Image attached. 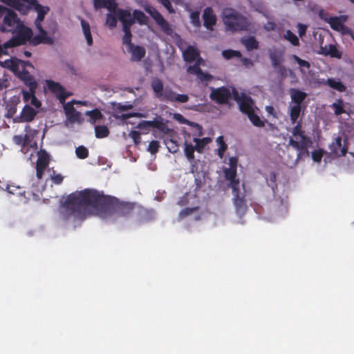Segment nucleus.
Segmentation results:
<instances>
[{
  "label": "nucleus",
  "mask_w": 354,
  "mask_h": 354,
  "mask_svg": "<svg viewBox=\"0 0 354 354\" xmlns=\"http://www.w3.org/2000/svg\"><path fill=\"white\" fill-rule=\"evenodd\" d=\"M209 98L218 104H227L232 97L230 90L225 86L210 88Z\"/></svg>",
  "instance_id": "obj_4"
},
{
  "label": "nucleus",
  "mask_w": 354,
  "mask_h": 354,
  "mask_svg": "<svg viewBox=\"0 0 354 354\" xmlns=\"http://www.w3.org/2000/svg\"><path fill=\"white\" fill-rule=\"evenodd\" d=\"M161 127L158 129L159 131L164 133L165 134H167L170 137H173L174 134L175 133L174 131L172 129H170L164 122H162L161 123Z\"/></svg>",
  "instance_id": "obj_56"
},
{
  "label": "nucleus",
  "mask_w": 354,
  "mask_h": 354,
  "mask_svg": "<svg viewBox=\"0 0 354 354\" xmlns=\"http://www.w3.org/2000/svg\"><path fill=\"white\" fill-rule=\"evenodd\" d=\"M342 138L337 136L330 144L329 149L331 153L337 156H345L348 152V147L344 144L342 146ZM347 142V138L344 139V143Z\"/></svg>",
  "instance_id": "obj_12"
},
{
  "label": "nucleus",
  "mask_w": 354,
  "mask_h": 354,
  "mask_svg": "<svg viewBox=\"0 0 354 354\" xmlns=\"http://www.w3.org/2000/svg\"><path fill=\"white\" fill-rule=\"evenodd\" d=\"M285 39L290 41L293 46H297L299 45V40L297 36L294 34L291 30H288L283 35Z\"/></svg>",
  "instance_id": "obj_40"
},
{
  "label": "nucleus",
  "mask_w": 354,
  "mask_h": 354,
  "mask_svg": "<svg viewBox=\"0 0 354 354\" xmlns=\"http://www.w3.org/2000/svg\"><path fill=\"white\" fill-rule=\"evenodd\" d=\"M292 59L299 64L301 68H306L309 69L310 64L308 61L301 59L296 55H292Z\"/></svg>",
  "instance_id": "obj_50"
},
{
  "label": "nucleus",
  "mask_w": 354,
  "mask_h": 354,
  "mask_svg": "<svg viewBox=\"0 0 354 354\" xmlns=\"http://www.w3.org/2000/svg\"><path fill=\"white\" fill-rule=\"evenodd\" d=\"M81 25L82 27L83 32L86 39L87 44L91 46L93 44V38L91 33L90 25L84 19L81 20Z\"/></svg>",
  "instance_id": "obj_30"
},
{
  "label": "nucleus",
  "mask_w": 354,
  "mask_h": 354,
  "mask_svg": "<svg viewBox=\"0 0 354 354\" xmlns=\"http://www.w3.org/2000/svg\"><path fill=\"white\" fill-rule=\"evenodd\" d=\"M289 145L292 147L297 151V158H301L304 156H308V147L311 143L310 138L306 140L297 141L292 138L289 140Z\"/></svg>",
  "instance_id": "obj_10"
},
{
  "label": "nucleus",
  "mask_w": 354,
  "mask_h": 354,
  "mask_svg": "<svg viewBox=\"0 0 354 354\" xmlns=\"http://www.w3.org/2000/svg\"><path fill=\"white\" fill-rule=\"evenodd\" d=\"M289 94L290 95L291 101L295 104H299L304 101L307 97V94L297 88H290L289 90Z\"/></svg>",
  "instance_id": "obj_23"
},
{
  "label": "nucleus",
  "mask_w": 354,
  "mask_h": 354,
  "mask_svg": "<svg viewBox=\"0 0 354 354\" xmlns=\"http://www.w3.org/2000/svg\"><path fill=\"white\" fill-rule=\"evenodd\" d=\"M225 178L230 182L229 187H230L232 191L239 188V180L236 178V170L232 168H226L224 169Z\"/></svg>",
  "instance_id": "obj_16"
},
{
  "label": "nucleus",
  "mask_w": 354,
  "mask_h": 354,
  "mask_svg": "<svg viewBox=\"0 0 354 354\" xmlns=\"http://www.w3.org/2000/svg\"><path fill=\"white\" fill-rule=\"evenodd\" d=\"M109 129L104 125H96L95 127V135L97 138H104L109 136Z\"/></svg>",
  "instance_id": "obj_32"
},
{
  "label": "nucleus",
  "mask_w": 354,
  "mask_h": 354,
  "mask_svg": "<svg viewBox=\"0 0 354 354\" xmlns=\"http://www.w3.org/2000/svg\"><path fill=\"white\" fill-rule=\"evenodd\" d=\"M75 153L77 158L85 159L88 156V150L84 146L81 145L76 148Z\"/></svg>",
  "instance_id": "obj_46"
},
{
  "label": "nucleus",
  "mask_w": 354,
  "mask_h": 354,
  "mask_svg": "<svg viewBox=\"0 0 354 354\" xmlns=\"http://www.w3.org/2000/svg\"><path fill=\"white\" fill-rule=\"evenodd\" d=\"M199 209L198 207H187L183 209H182L179 214H178V218L179 219H183L188 216L192 214L194 212L198 211Z\"/></svg>",
  "instance_id": "obj_44"
},
{
  "label": "nucleus",
  "mask_w": 354,
  "mask_h": 354,
  "mask_svg": "<svg viewBox=\"0 0 354 354\" xmlns=\"http://www.w3.org/2000/svg\"><path fill=\"white\" fill-rule=\"evenodd\" d=\"M145 10L150 15L165 34L170 35L172 33V28L170 24L154 7L147 6L145 8Z\"/></svg>",
  "instance_id": "obj_5"
},
{
  "label": "nucleus",
  "mask_w": 354,
  "mask_h": 354,
  "mask_svg": "<svg viewBox=\"0 0 354 354\" xmlns=\"http://www.w3.org/2000/svg\"><path fill=\"white\" fill-rule=\"evenodd\" d=\"M159 147H160L159 142L156 140H152L149 144L148 151L151 154H156L158 151Z\"/></svg>",
  "instance_id": "obj_51"
},
{
  "label": "nucleus",
  "mask_w": 354,
  "mask_h": 354,
  "mask_svg": "<svg viewBox=\"0 0 354 354\" xmlns=\"http://www.w3.org/2000/svg\"><path fill=\"white\" fill-rule=\"evenodd\" d=\"M322 53L325 55H330L331 57L341 58L342 53L333 44H329L324 47H322Z\"/></svg>",
  "instance_id": "obj_25"
},
{
  "label": "nucleus",
  "mask_w": 354,
  "mask_h": 354,
  "mask_svg": "<svg viewBox=\"0 0 354 354\" xmlns=\"http://www.w3.org/2000/svg\"><path fill=\"white\" fill-rule=\"evenodd\" d=\"M327 84L330 88L335 89L339 92H344L346 90V86L340 81H337L333 78H328L327 80Z\"/></svg>",
  "instance_id": "obj_39"
},
{
  "label": "nucleus",
  "mask_w": 354,
  "mask_h": 354,
  "mask_svg": "<svg viewBox=\"0 0 354 354\" xmlns=\"http://www.w3.org/2000/svg\"><path fill=\"white\" fill-rule=\"evenodd\" d=\"M328 24L330 28L337 31H340L344 28V24L339 17H333L329 19Z\"/></svg>",
  "instance_id": "obj_35"
},
{
  "label": "nucleus",
  "mask_w": 354,
  "mask_h": 354,
  "mask_svg": "<svg viewBox=\"0 0 354 354\" xmlns=\"http://www.w3.org/2000/svg\"><path fill=\"white\" fill-rule=\"evenodd\" d=\"M160 100H167L171 102L185 103L189 100L187 94H178L170 88H165V92Z\"/></svg>",
  "instance_id": "obj_9"
},
{
  "label": "nucleus",
  "mask_w": 354,
  "mask_h": 354,
  "mask_svg": "<svg viewBox=\"0 0 354 354\" xmlns=\"http://www.w3.org/2000/svg\"><path fill=\"white\" fill-rule=\"evenodd\" d=\"M161 4L167 10L169 13L174 14L175 13V10L174 9L171 3L169 0H159Z\"/></svg>",
  "instance_id": "obj_57"
},
{
  "label": "nucleus",
  "mask_w": 354,
  "mask_h": 354,
  "mask_svg": "<svg viewBox=\"0 0 354 354\" xmlns=\"http://www.w3.org/2000/svg\"><path fill=\"white\" fill-rule=\"evenodd\" d=\"M26 6H28V10L32 8L37 12V17L35 21V26H42L41 22L44 19L46 15L49 12V7L41 5L37 0H28Z\"/></svg>",
  "instance_id": "obj_6"
},
{
  "label": "nucleus",
  "mask_w": 354,
  "mask_h": 354,
  "mask_svg": "<svg viewBox=\"0 0 354 354\" xmlns=\"http://www.w3.org/2000/svg\"><path fill=\"white\" fill-rule=\"evenodd\" d=\"M115 14L120 21L122 16L124 15V19L125 20H127L131 16L130 11L123 9H118Z\"/></svg>",
  "instance_id": "obj_53"
},
{
  "label": "nucleus",
  "mask_w": 354,
  "mask_h": 354,
  "mask_svg": "<svg viewBox=\"0 0 354 354\" xmlns=\"http://www.w3.org/2000/svg\"><path fill=\"white\" fill-rule=\"evenodd\" d=\"M88 207L93 208L100 217L113 220L131 216L135 212L140 215L147 212L134 203L120 201L115 197L105 196L95 190L84 189L70 194L62 203L59 214L65 221L71 218L83 220L86 218Z\"/></svg>",
  "instance_id": "obj_1"
},
{
  "label": "nucleus",
  "mask_w": 354,
  "mask_h": 354,
  "mask_svg": "<svg viewBox=\"0 0 354 354\" xmlns=\"http://www.w3.org/2000/svg\"><path fill=\"white\" fill-rule=\"evenodd\" d=\"M46 84L48 90L55 94L62 104H64L70 93L65 91V88L59 82L53 80H47Z\"/></svg>",
  "instance_id": "obj_7"
},
{
  "label": "nucleus",
  "mask_w": 354,
  "mask_h": 354,
  "mask_svg": "<svg viewBox=\"0 0 354 354\" xmlns=\"http://www.w3.org/2000/svg\"><path fill=\"white\" fill-rule=\"evenodd\" d=\"M241 42L248 50H252L259 48V42L253 36L243 39Z\"/></svg>",
  "instance_id": "obj_29"
},
{
  "label": "nucleus",
  "mask_w": 354,
  "mask_h": 354,
  "mask_svg": "<svg viewBox=\"0 0 354 354\" xmlns=\"http://www.w3.org/2000/svg\"><path fill=\"white\" fill-rule=\"evenodd\" d=\"M324 155L323 149L315 150L312 152V158L316 162H320Z\"/></svg>",
  "instance_id": "obj_54"
},
{
  "label": "nucleus",
  "mask_w": 354,
  "mask_h": 354,
  "mask_svg": "<svg viewBox=\"0 0 354 354\" xmlns=\"http://www.w3.org/2000/svg\"><path fill=\"white\" fill-rule=\"evenodd\" d=\"M6 190L8 193L13 195H21L24 193L19 186H15L12 185H7Z\"/></svg>",
  "instance_id": "obj_49"
},
{
  "label": "nucleus",
  "mask_w": 354,
  "mask_h": 354,
  "mask_svg": "<svg viewBox=\"0 0 354 354\" xmlns=\"http://www.w3.org/2000/svg\"><path fill=\"white\" fill-rule=\"evenodd\" d=\"M227 145H226L225 142H223L221 143L220 145H219V147L218 149V156L221 158H223V156H224V153L225 151L227 150Z\"/></svg>",
  "instance_id": "obj_61"
},
{
  "label": "nucleus",
  "mask_w": 354,
  "mask_h": 354,
  "mask_svg": "<svg viewBox=\"0 0 354 354\" xmlns=\"http://www.w3.org/2000/svg\"><path fill=\"white\" fill-rule=\"evenodd\" d=\"M161 123L162 121L158 120H152V121H144L141 123H140L138 126L139 128H149V127H153L157 129H158L160 127H161Z\"/></svg>",
  "instance_id": "obj_41"
},
{
  "label": "nucleus",
  "mask_w": 354,
  "mask_h": 354,
  "mask_svg": "<svg viewBox=\"0 0 354 354\" xmlns=\"http://www.w3.org/2000/svg\"><path fill=\"white\" fill-rule=\"evenodd\" d=\"M199 15V12L196 11L192 12L190 15L192 22L196 26H199L201 24Z\"/></svg>",
  "instance_id": "obj_58"
},
{
  "label": "nucleus",
  "mask_w": 354,
  "mask_h": 354,
  "mask_svg": "<svg viewBox=\"0 0 354 354\" xmlns=\"http://www.w3.org/2000/svg\"><path fill=\"white\" fill-rule=\"evenodd\" d=\"M332 106L334 108L335 114L336 115H339L345 113V110L343 107V101L342 100H339L337 102H334L332 104Z\"/></svg>",
  "instance_id": "obj_47"
},
{
  "label": "nucleus",
  "mask_w": 354,
  "mask_h": 354,
  "mask_svg": "<svg viewBox=\"0 0 354 354\" xmlns=\"http://www.w3.org/2000/svg\"><path fill=\"white\" fill-rule=\"evenodd\" d=\"M201 62V60H197L194 65L188 66L187 68V73L198 76L202 71V69L200 67Z\"/></svg>",
  "instance_id": "obj_43"
},
{
  "label": "nucleus",
  "mask_w": 354,
  "mask_h": 354,
  "mask_svg": "<svg viewBox=\"0 0 354 354\" xmlns=\"http://www.w3.org/2000/svg\"><path fill=\"white\" fill-rule=\"evenodd\" d=\"M133 17L140 25H146L149 21V18L143 12L139 10H135L133 12Z\"/></svg>",
  "instance_id": "obj_31"
},
{
  "label": "nucleus",
  "mask_w": 354,
  "mask_h": 354,
  "mask_svg": "<svg viewBox=\"0 0 354 354\" xmlns=\"http://www.w3.org/2000/svg\"><path fill=\"white\" fill-rule=\"evenodd\" d=\"M151 88L156 97L160 100L165 92L162 82L157 77L153 79L151 81Z\"/></svg>",
  "instance_id": "obj_24"
},
{
  "label": "nucleus",
  "mask_w": 354,
  "mask_h": 354,
  "mask_svg": "<svg viewBox=\"0 0 354 354\" xmlns=\"http://www.w3.org/2000/svg\"><path fill=\"white\" fill-rule=\"evenodd\" d=\"M50 178L53 183L59 185L62 183L64 177L60 174H56L55 171H53V174L50 175Z\"/></svg>",
  "instance_id": "obj_55"
},
{
  "label": "nucleus",
  "mask_w": 354,
  "mask_h": 354,
  "mask_svg": "<svg viewBox=\"0 0 354 354\" xmlns=\"http://www.w3.org/2000/svg\"><path fill=\"white\" fill-rule=\"evenodd\" d=\"M196 151L195 147L192 143H188L187 141L184 143V153L187 159L189 162L192 163L194 161V151Z\"/></svg>",
  "instance_id": "obj_27"
},
{
  "label": "nucleus",
  "mask_w": 354,
  "mask_h": 354,
  "mask_svg": "<svg viewBox=\"0 0 354 354\" xmlns=\"http://www.w3.org/2000/svg\"><path fill=\"white\" fill-rule=\"evenodd\" d=\"M17 76L28 88H37L38 83L33 75L25 68H24L21 71H19Z\"/></svg>",
  "instance_id": "obj_14"
},
{
  "label": "nucleus",
  "mask_w": 354,
  "mask_h": 354,
  "mask_svg": "<svg viewBox=\"0 0 354 354\" xmlns=\"http://www.w3.org/2000/svg\"><path fill=\"white\" fill-rule=\"evenodd\" d=\"M0 32L15 34L4 43L5 48L26 45L32 36V29L26 26L17 13L10 9L0 23Z\"/></svg>",
  "instance_id": "obj_2"
},
{
  "label": "nucleus",
  "mask_w": 354,
  "mask_h": 354,
  "mask_svg": "<svg viewBox=\"0 0 354 354\" xmlns=\"http://www.w3.org/2000/svg\"><path fill=\"white\" fill-rule=\"evenodd\" d=\"M93 5L96 9L104 8L113 13L116 12L118 6L115 0H94Z\"/></svg>",
  "instance_id": "obj_20"
},
{
  "label": "nucleus",
  "mask_w": 354,
  "mask_h": 354,
  "mask_svg": "<svg viewBox=\"0 0 354 354\" xmlns=\"http://www.w3.org/2000/svg\"><path fill=\"white\" fill-rule=\"evenodd\" d=\"M203 25L209 30H213V26L216 24V17L214 14L213 10L211 7L206 8L203 14Z\"/></svg>",
  "instance_id": "obj_15"
},
{
  "label": "nucleus",
  "mask_w": 354,
  "mask_h": 354,
  "mask_svg": "<svg viewBox=\"0 0 354 354\" xmlns=\"http://www.w3.org/2000/svg\"><path fill=\"white\" fill-rule=\"evenodd\" d=\"M183 57L186 62H193L194 61L201 60L200 53L196 48L189 46L183 52Z\"/></svg>",
  "instance_id": "obj_19"
},
{
  "label": "nucleus",
  "mask_w": 354,
  "mask_h": 354,
  "mask_svg": "<svg viewBox=\"0 0 354 354\" xmlns=\"http://www.w3.org/2000/svg\"><path fill=\"white\" fill-rule=\"evenodd\" d=\"M194 142H195V148L196 151L201 153L203 151L205 147L211 142V138H194Z\"/></svg>",
  "instance_id": "obj_33"
},
{
  "label": "nucleus",
  "mask_w": 354,
  "mask_h": 354,
  "mask_svg": "<svg viewBox=\"0 0 354 354\" xmlns=\"http://www.w3.org/2000/svg\"><path fill=\"white\" fill-rule=\"evenodd\" d=\"M238 159L236 157H231L229 160V168H232L235 170L237 169Z\"/></svg>",
  "instance_id": "obj_64"
},
{
  "label": "nucleus",
  "mask_w": 354,
  "mask_h": 354,
  "mask_svg": "<svg viewBox=\"0 0 354 354\" xmlns=\"http://www.w3.org/2000/svg\"><path fill=\"white\" fill-rule=\"evenodd\" d=\"M222 55L226 59H232L234 57H241V53L239 50H234L231 49L224 50L222 52Z\"/></svg>",
  "instance_id": "obj_45"
},
{
  "label": "nucleus",
  "mask_w": 354,
  "mask_h": 354,
  "mask_svg": "<svg viewBox=\"0 0 354 354\" xmlns=\"http://www.w3.org/2000/svg\"><path fill=\"white\" fill-rule=\"evenodd\" d=\"M37 111L31 107L30 106L26 104L23 108L21 115H20V121L21 122H31L35 119Z\"/></svg>",
  "instance_id": "obj_21"
},
{
  "label": "nucleus",
  "mask_w": 354,
  "mask_h": 354,
  "mask_svg": "<svg viewBox=\"0 0 354 354\" xmlns=\"http://www.w3.org/2000/svg\"><path fill=\"white\" fill-rule=\"evenodd\" d=\"M292 133L294 137H299L300 138V140H306L310 138L305 134L304 131L302 130V125L301 121L297 122V124L292 129Z\"/></svg>",
  "instance_id": "obj_28"
},
{
  "label": "nucleus",
  "mask_w": 354,
  "mask_h": 354,
  "mask_svg": "<svg viewBox=\"0 0 354 354\" xmlns=\"http://www.w3.org/2000/svg\"><path fill=\"white\" fill-rule=\"evenodd\" d=\"M36 28L39 30V34L35 35V37H33L32 35L31 39H30V40H28V42H30V44L34 46H37L40 44H53V39L48 35L47 32L43 28L42 26Z\"/></svg>",
  "instance_id": "obj_8"
},
{
  "label": "nucleus",
  "mask_w": 354,
  "mask_h": 354,
  "mask_svg": "<svg viewBox=\"0 0 354 354\" xmlns=\"http://www.w3.org/2000/svg\"><path fill=\"white\" fill-rule=\"evenodd\" d=\"M301 111V106L299 104H294L290 108V118L292 124H295L299 118Z\"/></svg>",
  "instance_id": "obj_36"
},
{
  "label": "nucleus",
  "mask_w": 354,
  "mask_h": 354,
  "mask_svg": "<svg viewBox=\"0 0 354 354\" xmlns=\"http://www.w3.org/2000/svg\"><path fill=\"white\" fill-rule=\"evenodd\" d=\"M164 142L169 152L174 153L178 151L179 146L178 145V142L172 137H171L170 138H165L164 140Z\"/></svg>",
  "instance_id": "obj_34"
},
{
  "label": "nucleus",
  "mask_w": 354,
  "mask_h": 354,
  "mask_svg": "<svg viewBox=\"0 0 354 354\" xmlns=\"http://www.w3.org/2000/svg\"><path fill=\"white\" fill-rule=\"evenodd\" d=\"M30 104L36 108H39L41 105V102L36 97L35 94L32 95Z\"/></svg>",
  "instance_id": "obj_63"
},
{
  "label": "nucleus",
  "mask_w": 354,
  "mask_h": 354,
  "mask_svg": "<svg viewBox=\"0 0 354 354\" xmlns=\"http://www.w3.org/2000/svg\"><path fill=\"white\" fill-rule=\"evenodd\" d=\"M247 116L254 126L257 127H264L265 122L261 120L260 117L257 114L255 113L254 111L247 115Z\"/></svg>",
  "instance_id": "obj_38"
},
{
  "label": "nucleus",
  "mask_w": 354,
  "mask_h": 354,
  "mask_svg": "<svg viewBox=\"0 0 354 354\" xmlns=\"http://www.w3.org/2000/svg\"><path fill=\"white\" fill-rule=\"evenodd\" d=\"M131 37H132L131 32L124 33L123 38H122V43L124 44H127L128 46V47L131 46V45H133V44L131 43Z\"/></svg>",
  "instance_id": "obj_60"
},
{
  "label": "nucleus",
  "mask_w": 354,
  "mask_h": 354,
  "mask_svg": "<svg viewBox=\"0 0 354 354\" xmlns=\"http://www.w3.org/2000/svg\"><path fill=\"white\" fill-rule=\"evenodd\" d=\"M239 105L240 111L246 115L254 111V102L249 96L243 95Z\"/></svg>",
  "instance_id": "obj_18"
},
{
  "label": "nucleus",
  "mask_w": 354,
  "mask_h": 354,
  "mask_svg": "<svg viewBox=\"0 0 354 354\" xmlns=\"http://www.w3.org/2000/svg\"><path fill=\"white\" fill-rule=\"evenodd\" d=\"M213 78V75L208 73L203 72V71L197 76V79L199 80V82L205 86H207L208 82H211Z\"/></svg>",
  "instance_id": "obj_42"
},
{
  "label": "nucleus",
  "mask_w": 354,
  "mask_h": 354,
  "mask_svg": "<svg viewBox=\"0 0 354 354\" xmlns=\"http://www.w3.org/2000/svg\"><path fill=\"white\" fill-rule=\"evenodd\" d=\"M85 115L89 116L88 121L93 124H95L97 122H100L103 118V115L98 109L87 111Z\"/></svg>",
  "instance_id": "obj_26"
},
{
  "label": "nucleus",
  "mask_w": 354,
  "mask_h": 354,
  "mask_svg": "<svg viewBox=\"0 0 354 354\" xmlns=\"http://www.w3.org/2000/svg\"><path fill=\"white\" fill-rule=\"evenodd\" d=\"M129 136L132 138L136 145H138L140 142L141 138L140 132L137 131H131L129 133Z\"/></svg>",
  "instance_id": "obj_59"
},
{
  "label": "nucleus",
  "mask_w": 354,
  "mask_h": 354,
  "mask_svg": "<svg viewBox=\"0 0 354 354\" xmlns=\"http://www.w3.org/2000/svg\"><path fill=\"white\" fill-rule=\"evenodd\" d=\"M115 15V13L114 15L109 13L106 15V24L110 28H113L117 26V18Z\"/></svg>",
  "instance_id": "obj_48"
},
{
  "label": "nucleus",
  "mask_w": 354,
  "mask_h": 354,
  "mask_svg": "<svg viewBox=\"0 0 354 354\" xmlns=\"http://www.w3.org/2000/svg\"><path fill=\"white\" fill-rule=\"evenodd\" d=\"M5 4L16 9L23 15L28 12V6H26L28 0H0Z\"/></svg>",
  "instance_id": "obj_17"
},
{
  "label": "nucleus",
  "mask_w": 354,
  "mask_h": 354,
  "mask_svg": "<svg viewBox=\"0 0 354 354\" xmlns=\"http://www.w3.org/2000/svg\"><path fill=\"white\" fill-rule=\"evenodd\" d=\"M129 50L131 54V60L134 62L140 61L146 54V51L144 47L140 46L131 45L128 47Z\"/></svg>",
  "instance_id": "obj_22"
},
{
  "label": "nucleus",
  "mask_w": 354,
  "mask_h": 354,
  "mask_svg": "<svg viewBox=\"0 0 354 354\" xmlns=\"http://www.w3.org/2000/svg\"><path fill=\"white\" fill-rule=\"evenodd\" d=\"M37 88H29L28 91L25 89L22 90L23 98L25 102H28L31 100L32 95H35Z\"/></svg>",
  "instance_id": "obj_52"
},
{
  "label": "nucleus",
  "mask_w": 354,
  "mask_h": 354,
  "mask_svg": "<svg viewBox=\"0 0 354 354\" xmlns=\"http://www.w3.org/2000/svg\"><path fill=\"white\" fill-rule=\"evenodd\" d=\"M64 109L66 116L71 123L81 122L82 121L81 113L73 106V102L65 104Z\"/></svg>",
  "instance_id": "obj_13"
},
{
  "label": "nucleus",
  "mask_w": 354,
  "mask_h": 354,
  "mask_svg": "<svg viewBox=\"0 0 354 354\" xmlns=\"http://www.w3.org/2000/svg\"><path fill=\"white\" fill-rule=\"evenodd\" d=\"M188 203H189L188 194H185L177 202V204L179 206H185V205H187Z\"/></svg>",
  "instance_id": "obj_62"
},
{
  "label": "nucleus",
  "mask_w": 354,
  "mask_h": 354,
  "mask_svg": "<svg viewBox=\"0 0 354 354\" xmlns=\"http://www.w3.org/2000/svg\"><path fill=\"white\" fill-rule=\"evenodd\" d=\"M49 164V156L48 155L44 152L40 153L38 156L36 162V167H41L46 169Z\"/></svg>",
  "instance_id": "obj_37"
},
{
  "label": "nucleus",
  "mask_w": 354,
  "mask_h": 354,
  "mask_svg": "<svg viewBox=\"0 0 354 354\" xmlns=\"http://www.w3.org/2000/svg\"><path fill=\"white\" fill-rule=\"evenodd\" d=\"M223 22L226 29L231 32L248 30L250 26L245 17L232 9L223 12Z\"/></svg>",
  "instance_id": "obj_3"
},
{
  "label": "nucleus",
  "mask_w": 354,
  "mask_h": 354,
  "mask_svg": "<svg viewBox=\"0 0 354 354\" xmlns=\"http://www.w3.org/2000/svg\"><path fill=\"white\" fill-rule=\"evenodd\" d=\"M233 194V203L235 207L236 212L237 214L243 215L245 213L248 206L246 204V201L245 199V196L240 195L239 188L235 190V192L232 191Z\"/></svg>",
  "instance_id": "obj_11"
}]
</instances>
